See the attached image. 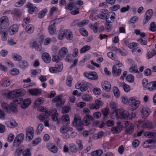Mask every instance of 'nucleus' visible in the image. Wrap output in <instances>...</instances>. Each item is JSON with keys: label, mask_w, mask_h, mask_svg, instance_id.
<instances>
[{"label": "nucleus", "mask_w": 156, "mask_h": 156, "mask_svg": "<svg viewBox=\"0 0 156 156\" xmlns=\"http://www.w3.org/2000/svg\"><path fill=\"white\" fill-rule=\"evenodd\" d=\"M25 90L23 89H15L7 94L6 97L9 99H13L14 100L13 103H14V101L16 98L23 96L25 95Z\"/></svg>", "instance_id": "obj_1"}, {"label": "nucleus", "mask_w": 156, "mask_h": 156, "mask_svg": "<svg viewBox=\"0 0 156 156\" xmlns=\"http://www.w3.org/2000/svg\"><path fill=\"white\" fill-rule=\"evenodd\" d=\"M142 84L145 90H147L151 91L156 89V80L148 83L147 79H144L142 81Z\"/></svg>", "instance_id": "obj_2"}, {"label": "nucleus", "mask_w": 156, "mask_h": 156, "mask_svg": "<svg viewBox=\"0 0 156 156\" xmlns=\"http://www.w3.org/2000/svg\"><path fill=\"white\" fill-rule=\"evenodd\" d=\"M64 37L68 40H71L73 37L71 31L69 29H64L58 36V38L59 40L63 39Z\"/></svg>", "instance_id": "obj_3"}, {"label": "nucleus", "mask_w": 156, "mask_h": 156, "mask_svg": "<svg viewBox=\"0 0 156 156\" xmlns=\"http://www.w3.org/2000/svg\"><path fill=\"white\" fill-rule=\"evenodd\" d=\"M31 103V100L30 98H26L24 100L21 97H17L14 101L15 104H20V107L23 109L27 108Z\"/></svg>", "instance_id": "obj_4"}, {"label": "nucleus", "mask_w": 156, "mask_h": 156, "mask_svg": "<svg viewBox=\"0 0 156 156\" xmlns=\"http://www.w3.org/2000/svg\"><path fill=\"white\" fill-rule=\"evenodd\" d=\"M15 104L14 103H11L9 105L6 103L3 102L1 106L3 110L6 112H12L13 113H16L17 111V109Z\"/></svg>", "instance_id": "obj_5"}, {"label": "nucleus", "mask_w": 156, "mask_h": 156, "mask_svg": "<svg viewBox=\"0 0 156 156\" xmlns=\"http://www.w3.org/2000/svg\"><path fill=\"white\" fill-rule=\"evenodd\" d=\"M15 104L14 103H11L9 105L6 103L3 102L1 106L3 110L6 112H12L13 113H16L17 111V109Z\"/></svg>", "instance_id": "obj_6"}, {"label": "nucleus", "mask_w": 156, "mask_h": 156, "mask_svg": "<svg viewBox=\"0 0 156 156\" xmlns=\"http://www.w3.org/2000/svg\"><path fill=\"white\" fill-rule=\"evenodd\" d=\"M72 123L73 126L76 127L78 131H81L83 129V122L79 117H75Z\"/></svg>", "instance_id": "obj_7"}, {"label": "nucleus", "mask_w": 156, "mask_h": 156, "mask_svg": "<svg viewBox=\"0 0 156 156\" xmlns=\"http://www.w3.org/2000/svg\"><path fill=\"white\" fill-rule=\"evenodd\" d=\"M117 117L122 119H128V112L123 109H118L115 113Z\"/></svg>", "instance_id": "obj_8"}, {"label": "nucleus", "mask_w": 156, "mask_h": 156, "mask_svg": "<svg viewBox=\"0 0 156 156\" xmlns=\"http://www.w3.org/2000/svg\"><path fill=\"white\" fill-rule=\"evenodd\" d=\"M34 133V128L31 126L27 128L26 130V140L30 141L33 138Z\"/></svg>", "instance_id": "obj_9"}, {"label": "nucleus", "mask_w": 156, "mask_h": 156, "mask_svg": "<svg viewBox=\"0 0 156 156\" xmlns=\"http://www.w3.org/2000/svg\"><path fill=\"white\" fill-rule=\"evenodd\" d=\"M90 83L88 82H82L77 83L75 85L76 89H80V90L84 92L87 90L89 87Z\"/></svg>", "instance_id": "obj_10"}, {"label": "nucleus", "mask_w": 156, "mask_h": 156, "mask_svg": "<svg viewBox=\"0 0 156 156\" xmlns=\"http://www.w3.org/2000/svg\"><path fill=\"white\" fill-rule=\"evenodd\" d=\"M57 109L55 108H52L51 111H48V115L51 116L52 120L54 122L57 121L58 123L60 122V120L58 119L57 117L58 113L57 112Z\"/></svg>", "instance_id": "obj_11"}, {"label": "nucleus", "mask_w": 156, "mask_h": 156, "mask_svg": "<svg viewBox=\"0 0 156 156\" xmlns=\"http://www.w3.org/2000/svg\"><path fill=\"white\" fill-rule=\"evenodd\" d=\"M83 76L89 79L96 80L98 79V75L95 72H86L84 73Z\"/></svg>", "instance_id": "obj_12"}, {"label": "nucleus", "mask_w": 156, "mask_h": 156, "mask_svg": "<svg viewBox=\"0 0 156 156\" xmlns=\"http://www.w3.org/2000/svg\"><path fill=\"white\" fill-rule=\"evenodd\" d=\"M53 103H56V106L57 107H60L62 106L64 104V102L61 99V96L59 95L56 96L52 100Z\"/></svg>", "instance_id": "obj_13"}, {"label": "nucleus", "mask_w": 156, "mask_h": 156, "mask_svg": "<svg viewBox=\"0 0 156 156\" xmlns=\"http://www.w3.org/2000/svg\"><path fill=\"white\" fill-rule=\"evenodd\" d=\"M153 12V10L151 9H149L146 12L143 20L144 24H146L151 19L152 16Z\"/></svg>", "instance_id": "obj_14"}, {"label": "nucleus", "mask_w": 156, "mask_h": 156, "mask_svg": "<svg viewBox=\"0 0 156 156\" xmlns=\"http://www.w3.org/2000/svg\"><path fill=\"white\" fill-rule=\"evenodd\" d=\"M115 16L116 15L114 12L112 11L109 12L105 19L106 22L112 23L115 19Z\"/></svg>", "instance_id": "obj_15"}, {"label": "nucleus", "mask_w": 156, "mask_h": 156, "mask_svg": "<svg viewBox=\"0 0 156 156\" xmlns=\"http://www.w3.org/2000/svg\"><path fill=\"white\" fill-rule=\"evenodd\" d=\"M25 5L26 7L28 9V12L32 14L33 12L36 13L38 11L37 8L35 6H33V4L30 2H27Z\"/></svg>", "instance_id": "obj_16"}, {"label": "nucleus", "mask_w": 156, "mask_h": 156, "mask_svg": "<svg viewBox=\"0 0 156 156\" xmlns=\"http://www.w3.org/2000/svg\"><path fill=\"white\" fill-rule=\"evenodd\" d=\"M129 100L131 101V105H132V110H134L136 109L139 106L140 101L139 100L136 101V99L133 97L130 98Z\"/></svg>", "instance_id": "obj_17"}, {"label": "nucleus", "mask_w": 156, "mask_h": 156, "mask_svg": "<svg viewBox=\"0 0 156 156\" xmlns=\"http://www.w3.org/2000/svg\"><path fill=\"white\" fill-rule=\"evenodd\" d=\"M102 104V101L101 100L97 99L95 100V103L90 105L89 108L90 109H96L99 108L100 106Z\"/></svg>", "instance_id": "obj_18"}, {"label": "nucleus", "mask_w": 156, "mask_h": 156, "mask_svg": "<svg viewBox=\"0 0 156 156\" xmlns=\"http://www.w3.org/2000/svg\"><path fill=\"white\" fill-rule=\"evenodd\" d=\"M101 86L103 89L106 92H109L111 89L110 83L108 81H103L101 82Z\"/></svg>", "instance_id": "obj_19"}, {"label": "nucleus", "mask_w": 156, "mask_h": 156, "mask_svg": "<svg viewBox=\"0 0 156 156\" xmlns=\"http://www.w3.org/2000/svg\"><path fill=\"white\" fill-rule=\"evenodd\" d=\"M47 148L52 153H55L58 151V148L53 144L48 143L46 145Z\"/></svg>", "instance_id": "obj_20"}, {"label": "nucleus", "mask_w": 156, "mask_h": 156, "mask_svg": "<svg viewBox=\"0 0 156 156\" xmlns=\"http://www.w3.org/2000/svg\"><path fill=\"white\" fill-rule=\"evenodd\" d=\"M109 12L108 10L106 9L101 10L99 14V18L101 19L105 20Z\"/></svg>", "instance_id": "obj_21"}, {"label": "nucleus", "mask_w": 156, "mask_h": 156, "mask_svg": "<svg viewBox=\"0 0 156 156\" xmlns=\"http://www.w3.org/2000/svg\"><path fill=\"white\" fill-rule=\"evenodd\" d=\"M18 29V25L16 24H14L9 27L8 30V31L11 35H13L17 31Z\"/></svg>", "instance_id": "obj_22"}, {"label": "nucleus", "mask_w": 156, "mask_h": 156, "mask_svg": "<svg viewBox=\"0 0 156 156\" xmlns=\"http://www.w3.org/2000/svg\"><path fill=\"white\" fill-rule=\"evenodd\" d=\"M52 22L50 23L48 28V30L50 34L53 35L55 34L56 30L55 26L52 23Z\"/></svg>", "instance_id": "obj_23"}, {"label": "nucleus", "mask_w": 156, "mask_h": 156, "mask_svg": "<svg viewBox=\"0 0 156 156\" xmlns=\"http://www.w3.org/2000/svg\"><path fill=\"white\" fill-rule=\"evenodd\" d=\"M68 52L67 48L65 47H62L59 50L58 54L61 58H64L66 56Z\"/></svg>", "instance_id": "obj_24"}, {"label": "nucleus", "mask_w": 156, "mask_h": 156, "mask_svg": "<svg viewBox=\"0 0 156 156\" xmlns=\"http://www.w3.org/2000/svg\"><path fill=\"white\" fill-rule=\"evenodd\" d=\"M121 69L119 68L117 70V68L116 66L115 65H113L112 67V73L114 76H119L120 75L121 73Z\"/></svg>", "instance_id": "obj_25"}, {"label": "nucleus", "mask_w": 156, "mask_h": 156, "mask_svg": "<svg viewBox=\"0 0 156 156\" xmlns=\"http://www.w3.org/2000/svg\"><path fill=\"white\" fill-rule=\"evenodd\" d=\"M42 58L44 61L46 63H50L51 60V58L49 54L46 52L43 53L42 55Z\"/></svg>", "instance_id": "obj_26"}, {"label": "nucleus", "mask_w": 156, "mask_h": 156, "mask_svg": "<svg viewBox=\"0 0 156 156\" xmlns=\"http://www.w3.org/2000/svg\"><path fill=\"white\" fill-rule=\"evenodd\" d=\"M141 114L144 117H148L150 115L151 111L148 108H143L140 111Z\"/></svg>", "instance_id": "obj_27"}, {"label": "nucleus", "mask_w": 156, "mask_h": 156, "mask_svg": "<svg viewBox=\"0 0 156 156\" xmlns=\"http://www.w3.org/2000/svg\"><path fill=\"white\" fill-rule=\"evenodd\" d=\"M6 125L9 127L14 128L17 126V123L14 120L12 119L9 121L7 122Z\"/></svg>", "instance_id": "obj_28"}, {"label": "nucleus", "mask_w": 156, "mask_h": 156, "mask_svg": "<svg viewBox=\"0 0 156 156\" xmlns=\"http://www.w3.org/2000/svg\"><path fill=\"white\" fill-rule=\"evenodd\" d=\"M29 93L32 95L37 96L41 94V91L38 89L34 88L29 90Z\"/></svg>", "instance_id": "obj_29"}, {"label": "nucleus", "mask_w": 156, "mask_h": 156, "mask_svg": "<svg viewBox=\"0 0 156 156\" xmlns=\"http://www.w3.org/2000/svg\"><path fill=\"white\" fill-rule=\"evenodd\" d=\"M62 121L64 124L69 125L70 123L69 115L68 114H65L62 117Z\"/></svg>", "instance_id": "obj_30"}, {"label": "nucleus", "mask_w": 156, "mask_h": 156, "mask_svg": "<svg viewBox=\"0 0 156 156\" xmlns=\"http://www.w3.org/2000/svg\"><path fill=\"white\" fill-rule=\"evenodd\" d=\"M65 126H63L60 128V132L61 133H66L69 131H72V128H69L68 125L65 124Z\"/></svg>", "instance_id": "obj_31"}, {"label": "nucleus", "mask_w": 156, "mask_h": 156, "mask_svg": "<svg viewBox=\"0 0 156 156\" xmlns=\"http://www.w3.org/2000/svg\"><path fill=\"white\" fill-rule=\"evenodd\" d=\"M48 111L46 110L45 113H42L39 116L38 119L41 121L45 120V119L48 117Z\"/></svg>", "instance_id": "obj_32"}, {"label": "nucleus", "mask_w": 156, "mask_h": 156, "mask_svg": "<svg viewBox=\"0 0 156 156\" xmlns=\"http://www.w3.org/2000/svg\"><path fill=\"white\" fill-rule=\"evenodd\" d=\"M44 101V98L42 97H40L37 99L34 102V108H37Z\"/></svg>", "instance_id": "obj_33"}, {"label": "nucleus", "mask_w": 156, "mask_h": 156, "mask_svg": "<svg viewBox=\"0 0 156 156\" xmlns=\"http://www.w3.org/2000/svg\"><path fill=\"white\" fill-rule=\"evenodd\" d=\"M134 126L133 124L131 123L129 127L127 128L125 130V132L126 134H131L133 131Z\"/></svg>", "instance_id": "obj_34"}, {"label": "nucleus", "mask_w": 156, "mask_h": 156, "mask_svg": "<svg viewBox=\"0 0 156 156\" xmlns=\"http://www.w3.org/2000/svg\"><path fill=\"white\" fill-rule=\"evenodd\" d=\"M144 135L148 138H154L156 136V134L154 132H146L144 133Z\"/></svg>", "instance_id": "obj_35"}, {"label": "nucleus", "mask_w": 156, "mask_h": 156, "mask_svg": "<svg viewBox=\"0 0 156 156\" xmlns=\"http://www.w3.org/2000/svg\"><path fill=\"white\" fill-rule=\"evenodd\" d=\"M26 31L29 34L32 33L34 31V27L32 24L27 25L26 27Z\"/></svg>", "instance_id": "obj_36"}, {"label": "nucleus", "mask_w": 156, "mask_h": 156, "mask_svg": "<svg viewBox=\"0 0 156 156\" xmlns=\"http://www.w3.org/2000/svg\"><path fill=\"white\" fill-rule=\"evenodd\" d=\"M120 85L123 88L125 92H128L130 91V87L128 85L124 83H120Z\"/></svg>", "instance_id": "obj_37"}, {"label": "nucleus", "mask_w": 156, "mask_h": 156, "mask_svg": "<svg viewBox=\"0 0 156 156\" xmlns=\"http://www.w3.org/2000/svg\"><path fill=\"white\" fill-rule=\"evenodd\" d=\"M69 150L72 153H76L77 151V148L74 144H72L69 145Z\"/></svg>", "instance_id": "obj_38"}, {"label": "nucleus", "mask_w": 156, "mask_h": 156, "mask_svg": "<svg viewBox=\"0 0 156 156\" xmlns=\"http://www.w3.org/2000/svg\"><path fill=\"white\" fill-rule=\"evenodd\" d=\"M121 130V129L119 126H113L111 128V131L115 133H118Z\"/></svg>", "instance_id": "obj_39"}, {"label": "nucleus", "mask_w": 156, "mask_h": 156, "mask_svg": "<svg viewBox=\"0 0 156 156\" xmlns=\"http://www.w3.org/2000/svg\"><path fill=\"white\" fill-rule=\"evenodd\" d=\"M103 151L101 150H98L92 152L91 154L93 156H100L103 153Z\"/></svg>", "instance_id": "obj_40"}, {"label": "nucleus", "mask_w": 156, "mask_h": 156, "mask_svg": "<svg viewBox=\"0 0 156 156\" xmlns=\"http://www.w3.org/2000/svg\"><path fill=\"white\" fill-rule=\"evenodd\" d=\"M129 71L130 73H136L138 72L136 65L130 66Z\"/></svg>", "instance_id": "obj_41"}, {"label": "nucleus", "mask_w": 156, "mask_h": 156, "mask_svg": "<svg viewBox=\"0 0 156 156\" xmlns=\"http://www.w3.org/2000/svg\"><path fill=\"white\" fill-rule=\"evenodd\" d=\"M72 81V77L70 75H68L66 80V85L69 87H71Z\"/></svg>", "instance_id": "obj_42"}, {"label": "nucleus", "mask_w": 156, "mask_h": 156, "mask_svg": "<svg viewBox=\"0 0 156 156\" xmlns=\"http://www.w3.org/2000/svg\"><path fill=\"white\" fill-rule=\"evenodd\" d=\"M41 140V138L38 137L32 141L30 144L31 146H35L38 144Z\"/></svg>", "instance_id": "obj_43"}, {"label": "nucleus", "mask_w": 156, "mask_h": 156, "mask_svg": "<svg viewBox=\"0 0 156 156\" xmlns=\"http://www.w3.org/2000/svg\"><path fill=\"white\" fill-rule=\"evenodd\" d=\"M110 106L113 111V113H116L117 110L116 104L114 102H111L110 104Z\"/></svg>", "instance_id": "obj_44"}, {"label": "nucleus", "mask_w": 156, "mask_h": 156, "mask_svg": "<svg viewBox=\"0 0 156 156\" xmlns=\"http://www.w3.org/2000/svg\"><path fill=\"white\" fill-rule=\"evenodd\" d=\"M113 92L115 97L117 98L119 97L120 95V92L118 88L116 87H114L113 88Z\"/></svg>", "instance_id": "obj_45"}, {"label": "nucleus", "mask_w": 156, "mask_h": 156, "mask_svg": "<svg viewBox=\"0 0 156 156\" xmlns=\"http://www.w3.org/2000/svg\"><path fill=\"white\" fill-rule=\"evenodd\" d=\"M2 39L3 41H6L7 38L8 34L7 31L4 30L1 33Z\"/></svg>", "instance_id": "obj_46"}, {"label": "nucleus", "mask_w": 156, "mask_h": 156, "mask_svg": "<svg viewBox=\"0 0 156 156\" xmlns=\"http://www.w3.org/2000/svg\"><path fill=\"white\" fill-rule=\"evenodd\" d=\"M143 126L144 128L152 129L154 127L153 125L152 122H147L143 124Z\"/></svg>", "instance_id": "obj_47"}, {"label": "nucleus", "mask_w": 156, "mask_h": 156, "mask_svg": "<svg viewBox=\"0 0 156 156\" xmlns=\"http://www.w3.org/2000/svg\"><path fill=\"white\" fill-rule=\"evenodd\" d=\"M44 128V126L42 123L38 124V126L36 130V133L37 134H39L43 130Z\"/></svg>", "instance_id": "obj_48"}, {"label": "nucleus", "mask_w": 156, "mask_h": 156, "mask_svg": "<svg viewBox=\"0 0 156 156\" xmlns=\"http://www.w3.org/2000/svg\"><path fill=\"white\" fill-rule=\"evenodd\" d=\"M149 30L152 32H154L156 31V25L155 24V22H152L150 25Z\"/></svg>", "instance_id": "obj_49"}, {"label": "nucleus", "mask_w": 156, "mask_h": 156, "mask_svg": "<svg viewBox=\"0 0 156 156\" xmlns=\"http://www.w3.org/2000/svg\"><path fill=\"white\" fill-rule=\"evenodd\" d=\"M137 41L142 45H146L147 44V41L145 37H140L138 39Z\"/></svg>", "instance_id": "obj_50"}, {"label": "nucleus", "mask_w": 156, "mask_h": 156, "mask_svg": "<svg viewBox=\"0 0 156 156\" xmlns=\"http://www.w3.org/2000/svg\"><path fill=\"white\" fill-rule=\"evenodd\" d=\"M88 20H83L80 22H78L77 24V25L79 27H82L84 26L87 25L88 23Z\"/></svg>", "instance_id": "obj_51"}, {"label": "nucleus", "mask_w": 156, "mask_h": 156, "mask_svg": "<svg viewBox=\"0 0 156 156\" xmlns=\"http://www.w3.org/2000/svg\"><path fill=\"white\" fill-rule=\"evenodd\" d=\"M47 12V10L46 9H44L40 11L38 15V17L39 18H43Z\"/></svg>", "instance_id": "obj_52"}, {"label": "nucleus", "mask_w": 156, "mask_h": 156, "mask_svg": "<svg viewBox=\"0 0 156 156\" xmlns=\"http://www.w3.org/2000/svg\"><path fill=\"white\" fill-rule=\"evenodd\" d=\"M11 74L13 76L18 75L19 73V70L16 68H12L10 71Z\"/></svg>", "instance_id": "obj_53"}, {"label": "nucleus", "mask_w": 156, "mask_h": 156, "mask_svg": "<svg viewBox=\"0 0 156 156\" xmlns=\"http://www.w3.org/2000/svg\"><path fill=\"white\" fill-rule=\"evenodd\" d=\"M126 80L129 83H132L134 80V77L132 74H128L126 77Z\"/></svg>", "instance_id": "obj_54"}, {"label": "nucleus", "mask_w": 156, "mask_h": 156, "mask_svg": "<svg viewBox=\"0 0 156 156\" xmlns=\"http://www.w3.org/2000/svg\"><path fill=\"white\" fill-rule=\"evenodd\" d=\"M9 22H0V28L1 29L6 28L9 26Z\"/></svg>", "instance_id": "obj_55"}, {"label": "nucleus", "mask_w": 156, "mask_h": 156, "mask_svg": "<svg viewBox=\"0 0 156 156\" xmlns=\"http://www.w3.org/2000/svg\"><path fill=\"white\" fill-rule=\"evenodd\" d=\"M23 150L22 148H18L15 151L14 153L15 156H20V155L23 154Z\"/></svg>", "instance_id": "obj_56"}, {"label": "nucleus", "mask_w": 156, "mask_h": 156, "mask_svg": "<svg viewBox=\"0 0 156 156\" xmlns=\"http://www.w3.org/2000/svg\"><path fill=\"white\" fill-rule=\"evenodd\" d=\"M55 67L58 72H60L63 69V64L62 62L59 63L55 66Z\"/></svg>", "instance_id": "obj_57"}, {"label": "nucleus", "mask_w": 156, "mask_h": 156, "mask_svg": "<svg viewBox=\"0 0 156 156\" xmlns=\"http://www.w3.org/2000/svg\"><path fill=\"white\" fill-rule=\"evenodd\" d=\"M98 23L97 22L94 23L93 25H91V28L92 29L94 32L96 33L97 32L98 30Z\"/></svg>", "instance_id": "obj_58"}, {"label": "nucleus", "mask_w": 156, "mask_h": 156, "mask_svg": "<svg viewBox=\"0 0 156 156\" xmlns=\"http://www.w3.org/2000/svg\"><path fill=\"white\" fill-rule=\"evenodd\" d=\"M26 0H20L18 2L15 3V5L16 7H20L22 6L26 2Z\"/></svg>", "instance_id": "obj_59"}, {"label": "nucleus", "mask_w": 156, "mask_h": 156, "mask_svg": "<svg viewBox=\"0 0 156 156\" xmlns=\"http://www.w3.org/2000/svg\"><path fill=\"white\" fill-rule=\"evenodd\" d=\"M90 49V47L87 45L84 46L81 48L80 50V53L82 54L88 51Z\"/></svg>", "instance_id": "obj_60"}, {"label": "nucleus", "mask_w": 156, "mask_h": 156, "mask_svg": "<svg viewBox=\"0 0 156 156\" xmlns=\"http://www.w3.org/2000/svg\"><path fill=\"white\" fill-rule=\"evenodd\" d=\"M19 66L21 69H24L28 66V64L27 61L23 60L22 61L21 63L20 64Z\"/></svg>", "instance_id": "obj_61"}, {"label": "nucleus", "mask_w": 156, "mask_h": 156, "mask_svg": "<svg viewBox=\"0 0 156 156\" xmlns=\"http://www.w3.org/2000/svg\"><path fill=\"white\" fill-rule=\"evenodd\" d=\"M108 56L112 60H116V55L112 52H109L107 54Z\"/></svg>", "instance_id": "obj_62"}, {"label": "nucleus", "mask_w": 156, "mask_h": 156, "mask_svg": "<svg viewBox=\"0 0 156 156\" xmlns=\"http://www.w3.org/2000/svg\"><path fill=\"white\" fill-rule=\"evenodd\" d=\"M11 82L10 80H3L2 85L4 87H8L9 86Z\"/></svg>", "instance_id": "obj_63"}, {"label": "nucleus", "mask_w": 156, "mask_h": 156, "mask_svg": "<svg viewBox=\"0 0 156 156\" xmlns=\"http://www.w3.org/2000/svg\"><path fill=\"white\" fill-rule=\"evenodd\" d=\"M31 155V153L30 151L29 148H27L25 151H23V156H30Z\"/></svg>", "instance_id": "obj_64"}]
</instances>
